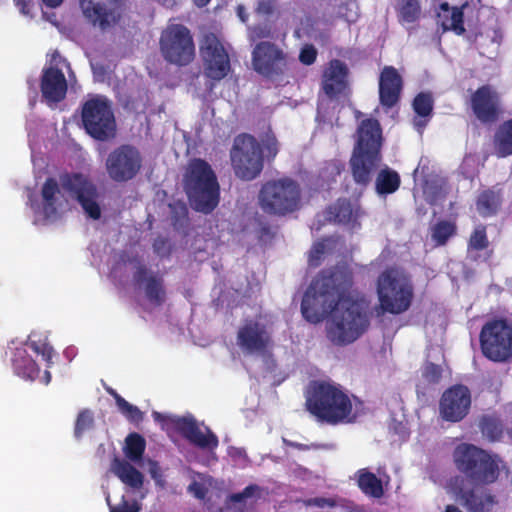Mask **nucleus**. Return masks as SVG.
<instances>
[{
	"label": "nucleus",
	"mask_w": 512,
	"mask_h": 512,
	"mask_svg": "<svg viewBox=\"0 0 512 512\" xmlns=\"http://www.w3.org/2000/svg\"><path fill=\"white\" fill-rule=\"evenodd\" d=\"M200 57L203 63L204 75L216 82L224 79L231 71L229 54L220 40L213 32L202 35L199 43Z\"/></svg>",
	"instance_id": "13"
},
{
	"label": "nucleus",
	"mask_w": 512,
	"mask_h": 512,
	"mask_svg": "<svg viewBox=\"0 0 512 512\" xmlns=\"http://www.w3.org/2000/svg\"><path fill=\"white\" fill-rule=\"evenodd\" d=\"M353 272L345 264L321 270L303 295L301 313L317 324L330 314L327 337L335 345L345 346L360 338L370 326L363 303L350 297Z\"/></svg>",
	"instance_id": "1"
},
{
	"label": "nucleus",
	"mask_w": 512,
	"mask_h": 512,
	"mask_svg": "<svg viewBox=\"0 0 512 512\" xmlns=\"http://www.w3.org/2000/svg\"><path fill=\"white\" fill-rule=\"evenodd\" d=\"M60 185L79 203L89 218L100 219L99 191L88 176L82 173H64L60 175Z\"/></svg>",
	"instance_id": "12"
},
{
	"label": "nucleus",
	"mask_w": 512,
	"mask_h": 512,
	"mask_svg": "<svg viewBox=\"0 0 512 512\" xmlns=\"http://www.w3.org/2000/svg\"><path fill=\"white\" fill-rule=\"evenodd\" d=\"M11 364L15 374L23 379L34 380L38 377L40 369L24 346L14 349Z\"/></svg>",
	"instance_id": "28"
},
{
	"label": "nucleus",
	"mask_w": 512,
	"mask_h": 512,
	"mask_svg": "<svg viewBox=\"0 0 512 512\" xmlns=\"http://www.w3.org/2000/svg\"><path fill=\"white\" fill-rule=\"evenodd\" d=\"M84 15L103 30L121 18V0H80Z\"/></svg>",
	"instance_id": "20"
},
{
	"label": "nucleus",
	"mask_w": 512,
	"mask_h": 512,
	"mask_svg": "<svg viewBox=\"0 0 512 512\" xmlns=\"http://www.w3.org/2000/svg\"><path fill=\"white\" fill-rule=\"evenodd\" d=\"M142 166L139 151L131 145H121L113 150L106 160L109 177L116 182L133 179Z\"/></svg>",
	"instance_id": "15"
},
{
	"label": "nucleus",
	"mask_w": 512,
	"mask_h": 512,
	"mask_svg": "<svg viewBox=\"0 0 512 512\" xmlns=\"http://www.w3.org/2000/svg\"><path fill=\"white\" fill-rule=\"evenodd\" d=\"M194 5L198 8H203L207 6L211 0H192Z\"/></svg>",
	"instance_id": "57"
},
{
	"label": "nucleus",
	"mask_w": 512,
	"mask_h": 512,
	"mask_svg": "<svg viewBox=\"0 0 512 512\" xmlns=\"http://www.w3.org/2000/svg\"><path fill=\"white\" fill-rule=\"evenodd\" d=\"M60 63L69 65L61 57L58 51L52 54L50 66L43 69L41 77V93L43 98L49 103H58L62 101L67 93V81L64 73L58 67Z\"/></svg>",
	"instance_id": "18"
},
{
	"label": "nucleus",
	"mask_w": 512,
	"mask_h": 512,
	"mask_svg": "<svg viewBox=\"0 0 512 512\" xmlns=\"http://www.w3.org/2000/svg\"><path fill=\"white\" fill-rule=\"evenodd\" d=\"M160 52L171 64L186 66L195 58V44L190 30L182 24H170L161 33Z\"/></svg>",
	"instance_id": "10"
},
{
	"label": "nucleus",
	"mask_w": 512,
	"mask_h": 512,
	"mask_svg": "<svg viewBox=\"0 0 512 512\" xmlns=\"http://www.w3.org/2000/svg\"><path fill=\"white\" fill-rule=\"evenodd\" d=\"M442 376V368L434 363H428L423 371V377L430 383H437Z\"/></svg>",
	"instance_id": "47"
},
{
	"label": "nucleus",
	"mask_w": 512,
	"mask_h": 512,
	"mask_svg": "<svg viewBox=\"0 0 512 512\" xmlns=\"http://www.w3.org/2000/svg\"><path fill=\"white\" fill-rule=\"evenodd\" d=\"M434 100L429 92L418 93L412 103L414 112L420 117H429L433 111Z\"/></svg>",
	"instance_id": "38"
},
{
	"label": "nucleus",
	"mask_w": 512,
	"mask_h": 512,
	"mask_svg": "<svg viewBox=\"0 0 512 512\" xmlns=\"http://www.w3.org/2000/svg\"><path fill=\"white\" fill-rule=\"evenodd\" d=\"M437 24L443 31H454L457 35L465 33L464 13L462 8L450 7L448 3H442L437 11Z\"/></svg>",
	"instance_id": "27"
},
{
	"label": "nucleus",
	"mask_w": 512,
	"mask_h": 512,
	"mask_svg": "<svg viewBox=\"0 0 512 512\" xmlns=\"http://www.w3.org/2000/svg\"><path fill=\"white\" fill-rule=\"evenodd\" d=\"M118 409L132 423H139L143 420L142 411L126 400H122Z\"/></svg>",
	"instance_id": "44"
},
{
	"label": "nucleus",
	"mask_w": 512,
	"mask_h": 512,
	"mask_svg": "<svg viewBox=\"0 0 512 512\" xmlns=\"http://www.w3.org/2000/svg\"><path fill=\"white\" fill-rule=\"evenodd\" d=\"M24 346H28L33 352L41 355L43 360L46 362L47 367L52 365L53 347L48 343L47 337L41 335L31 334Z\"/></svg>",
	"instance_id": "34"
},
{
	"label": "nucleus",
	"mask_w": 512,
	"mask_h": 512,
	"mask_svg": "<svg viewBox=\"0 0 512 512\" xmlns=\"http://www.w3.org/2000/svg\"><path fill=\"white\" fill-rule=\"evenodd\" d=\"M470 405L469 389L463 385H455L443 393L440 400V413L443 419L458 422L467 415Z\"/></svg>",
	"instance_id": "21"
},
{
	"label": "nucleus",
	"mask_w": 512,
	"mask_h": 512,
	"mask_svg": "<svg viewBox=\"0 0 512 512\" xmlns=\"http://www.w3.org/2000/svg\"><path fill=\"white\" fill-rule=\"evenodd\" d=\"M155 421L172 426L190 444L202 450L214 451L219 446L217 435L209 427L202 431L193 416H167L153 412Z\"/></svg>",
	"instance_id": "14"
},
{
	"label": "nucleus",
	"mask_w": 512,
	"mask_h": 512,
	"mask_svg": "<svg viewBox=\"0 0 512 512\" xmlns=\"http://www.w3.org/2000/svg\"><path fill=\"white\" fill-rule=\"evenodd\" d=\"M404 88V80L394 66H384L379 76V102L386 110L396 106Z\"/></svg>",
	"instance_id": "23"
},
{
	"label": "nucleus",
	"mask_w": 512,
	"mask_h": 512,
	"mask_svg": "<svg viewBox=\"0 0 512 512\" xmlns=\"http://www.w3.org/2000/svg\"><path fill=\"white\" fill-rule=\"evenodd\" d=\"M286 54L274 43L262 41L252 52L254 70L266 78L283 75L287 69Z\"/></svg>",
	"instance_id": "16"
},
{
	"label": "nucleus",
	"mask_w": 512,
	"mask_h": 512,
	"mask_svg": "<svg viewBox=\"0 0 512 512\" xmlns=\"http://www.w3.org/2000/svg\"><path fill=\"white\" fill-rule=\"evenodd\" d=\"M421 8L419 0H400L399 18L400 21L413 23L418 20Z\"/></svg>",
	"instance_id": "37"
},
{
	"label": "nucleus",
	"mask_w": 512,
	"mask_h": 512,
	"mask_svg": "<svg viewBox=\"0 0 512 512\" xmlns=\"http://www.w3.org/2000/svg\"><path fill=\"white\" fill-rule=\"evenodd\" d=\"M137 284H144V292L147 300L154 306H161L166 301V289L162 276L149 273L145 265H139L133 275Z\"/></svg>",
	"instance_id": "25"
},
{
	"label": "nucleus",
	"mask_w": 512,
	"mask_h": 512,
	"mask_svg": "<svg viewBox=\"0 0 512 512\" xmlns=\"http://www.w3.org/2000/svg\"><path fill=\"white\" fill-rule=\"evenodd\" d=\"M242 9H243L242 7H239V8H238V14H239V16H240L241 20H242L243 22H245V21H246V19H247V16H246V15H244V14L242 13Z\"/></svg>",
	"instance_id": "60"
},
{
	"label": "nucleus",
	"mask_w": 512,
	"mask_h": 512,
	"mask_svg": "<svg viewBox=\"0 0 512 512\" xmlns=\"http://www.w3.org/2000/svg\"><path fill=\"white\" fill-rule=\"evenodd\" d=\"M354 115H355V118H356V119H360V118L362 117V115H363V114H362V112H361V111H359V110H355V111H354Z\"/></svg>",
	"instance_id": "63"
},
{
	"label": "nucleus",
	"mask_w": 512,
	"mask_h": 512,
	"mask_svg": "<svg viewBox=\"0 0 512 512\" xmlns=\"http://www.w3.org/2000/svg\"><path fill=\"white\" fill-rule=\"evenodd\" d=\"M94 423L92 413L85 409L79 412L74 428V434L76 437H81L82 434L88 429L92 428Z\"/></svg>",
	"instance_id": "43"
},
{
	"label": "nucleus",
	"mask_w": 512,
	"mask_h": 512,
	"mask_svg": "<svg viewBox=\"0 0 512 512\" xmlns=\"http://www.w3.org/2000/svg\"><path fill=\"white\" fill-rule=\"evenodd\" d=\"M107 392L114 398L117 407L121 405L122 400H125L121 395H119L114 389L107 388Z\"/></svg>",
	"instance_id": "54"
},
{
	"label": "nucleus",
	"mask_w": 512,
	"mask_h": 512,
	"mask_svg": "<svg viewBox=\"0 0 512 512\" xmlns=\"http://www.w3.org/2000/svg\"><path fill=\"white\" fill-rule=\"evenodd\" d=\"M348 74V67L341 60L333 59L328 63L321 80V89L328 98L334 99L345 93L348 89Z\"/></svg>",
	"instance_id": "24"
},
{
	"label": "nucleus",
	"mask_w": 512,
	"mask_h": 512,
	"mask_svg": "<svg viewBox=\"0 0 512 512\" xmlns=\"http://www.w3.org/2000/svg\"><path fill=\"white\" fill-rule=\"evenodd\" d=\"M401 185L399 173L385 165L375 177V191L379 196H386L395 193Z\"/></svg>",
	"instance_id": "29"
},
{
	"label": "nucleus",
	"mask_w": 512,
	"mask_h": 512,
	"mask_svg": "<svg viewBox=\"0 0 512 512\" xmlns=\"http://www.w3.org/2000/svg\"><path fill=\"white\" fill-rule=\"evenodd\" d=\"M46 6L48 7H51V8H55V7H58L62 2L63 0H42Z\"/></svg>",
	"instance_id": "56"
},
{
	"label": "nucleus",
	"mask_w": 512,
	"mask_h": 512,
	"mask_svg": "<svg viewBox=\"0 0 512 512\" xmlns=\"http://www.w3.org/2000/svg\"><path fill=\"white\" fill-rule=\"evenodd\" d=\"M317 51L312 45H306L302 48L299 55V60L305 65H311L315 62Z\"/></svg>",
	"instance_id": "51"
},
{
	"label": "nucleus",
	"mask_w": 512,
	"mask_h": 512,
	"mask_svg": "<svg viewBox=\"0 0 512 512\" xmlns=\"http://www.w3.org/2000/svg\"><path fill=\"white\" fill-rule=\"evenodd\" d=\"M445 512H462V511L455 505H447L445 508Z\"/></svg>",
	"instance_id": "59"
},
{
	"label": "nucleus",
	"mask_w": 512,
	"mask_h": 512,
	"mask_svg": "<svg viewBox=\"0 0 512 512\" xmlns=\"http://www.w3.org/2000/svg\"><path fill=\"white\" fill-rule=\"evenodd\" d=\"M20 2L22 3L21 11H22L23 13H26V11H25V7H26V0H18V1H17V4L19 5V4H20Z\"/></svg>",
	"instance_id": "61"
},
{
	"label": "nucleus",
	"mask_w": 512,
	"mask_h": 512,
	"mask_svg": "<svg viewBox=\"0 0 512 512\" xmlns=\"http://www.w3.org/2000/svg\"><path fill=\"white\" fill-rule=\"evenodd\" d=\"M376 289L383 313L399 315L408 311L412 305L413 284L393 270H385L378 276Z\"/></svg>",
	"instance_id": "7"
},
{
	"label": "nucleus",
	"mask_w": 512,
	"mask_h": 512,
	"mask_svg": "<svg viewBox=\"0 0 512 512\" xmlns=\"http://www.w3.org/2000/svg\"><path fill=\"white\" fill-rule=\"evenodd\" d=\"M481 430L483 435L486 436L490 441L499 440L503 434L502 424L492 417H484L482 419Z\"/></svg>",
	"instance_id": "40"
},
{
	"label": "nucleus",
	"mask_w": 512,
	"mask_h": 512,
	"mask_svg": "<svg viewBox=\"0 0 512 512\" xmlns=\"http://www.w3.org/2000/svg\"><path fill=\"white\" fill-rule=\"evenodd\" d=\"M82 125L86 133L98 141H108L116 135L117 125L111 102L95 95L82 104Z\"/></svg>",
	"instance_id": "8"
},
{
	"label": "nucleus",
	"mask_w": 512,
	"mask_h": 512,
	"mask_svg": "<svg viewBox=\"0 0 512 512\" xmlns=\"http://www.w3.org/2000/svg\"><path fill=\"white\" fill-rule=\"evenodd\" d=\"M150 473H151L152 478H153L157 483H159V482H160L161 475H160V474H158L157 469L151 468Z\"/></svg>",
	"instance_id": "58"
},
{
	"label": "nucleus",
	"mask_w": 512,
	"mask_h": 512,
	"mask_svg": "<svg viewBox=\"0 0 512 512\" xmlns=\"http://www.w3.org/2000/svg\"><path fill=\"white\" fill-rule=\"evenodd\" d=\"M303 504L307 507L332 508L336 506V501L332 498L314 497L303 500Z\"/></svg>",
	"instance_id": "49"
},
{
	"label": "nucleus",
	"mask_w": 512,
	"mask_h": 512,
	"mask_svg": "<svg viewBox=\"0 0 512 512\" xmlns=\"http://www.w3.org/2000/svg\"><path fill=\"white\" fill-rule=\"evenodd\" d=\"M355 478L358 488L367 496L381 498L384 494L381 479L366 468L356 471Z\"/></svg>",
	"instance_id": "30"
},
{
	"label": "nucleus",
	"mask_w": 512,
	"mask_h": 512,
	"mask_svg": "<svg viewBox=\"0 0 512 512\" xmlns=\"http://www.w3.org/2000/svg\"><path fill=\"white\" fill-rule=\"evenodd\" d=\"M51 380V374L49 371H45V383L48 384Z\"/></svg>",
	"instance_id": "62"
},
{
	"label": "nucleus",
	"mask_w": 512,
	"mask_h": 512,
	"mask_svg": "<svg viewBox=\"0 0 512 512\" xmlns=\"http://www.w3.org/2000/svg\"><path fill=\"white\" fill-rule=\"evenodd\" d=\"M110 512H139L140 506L136 501L129 502L124 497H122L120 503L116 505H111L108 502Z\"/></svg>",
	"instance_id": "46"
},
{
	"label": "nucleus",
	"mask_w": 512,
	"mask_h": 512,
	"mask_svg": "<svg viewBox=\"0 0 512 512\" xmlns=\"http://www.w3.org/2000/svg\"><path fill=\"white\" fill-rule=\"evenodd\" d=\"M343 165L337 162H329L322 169V175L330 174L333 176H339L343 170Z\"/></svg>",
	"instance_id": "52"
},
{
	"label": "nucleus",
	"mask_w": 512,
	"mask_h": 512,
	"mask_svg": "<svg viewBox=\"0 0 512 512\" xmlns=\"http://www.w3.org/2000/svg\"><path fill=\"white\" fill-rule=\"evenodd\" d=\"M326 239L317 241L313 244L309 251L308 262L310 266L317 267L320 265L323 255L326 252Z\"/></svg>",
	"instance_id": "45"
},
{
	"label": "nucleus",
	"mask_w": 512,
	"mask_h": 512,
	"mask_svg": "<svg viewBox=\"0 0 512 512\" xmlns=\"http://www.w3.org/2000/svg\"><path fill=\"white\" fill-rule=\"evenodd\" d=\"M283 441H284V444L286 446H289V447H292V448H295V449H298V450H308L309 449V446L305 445V444L289 441V440H286V439H284Z\"/></svg>",
	"instance_id": "53"
},
{
	"label": "nucleus",
	"mask_w": 512,
	"mask_h": 512,
	"mask_svg": "<svg viewBox=\"0 0 512 512\" xmlns=\"http://www.w3.org/2000/svg\"><path fill=\"white\" fill-rule=\"evenodd\" d=\"M496 155L505 158L512 155V119L501 123L493 138Z\"/></svg>",
	"instance_id": "31"
},
{
	"label": "nucleus",
	"mask_w": 512,
	"mask_h": 512,
	"mask_svg": "<svg viewBox=\"0 0 512 512\" xmlns=\"http://www.w3.org/2000/svg\"><path fill=\"white\" fill-rule=\"evenodd\" d=\"M480 346L483 355L494 362L512 359V326L503 319L487 322L480 332Z\"/></svg>",
	"instance_id": "11"
},
{
	"label": "nucleus",
	"mask_w": 512,
	"mask_h": 512,
	"mask_svg": "<svg viewBox=\"0 0 512 512\" xmlns=\"http://www.w3.org/2000/svg\"><path fill=\"white\" fill-rule=\"evenodd\" d=\"M260 145L262 152L265 151L264 159L266 158L268 162L273 161L279 152V142L271 129L261 137Z\"/></svg>",
	"instance_id": "39"
},
{
	"label": "nucleus",
	"mask_w": 512,
	"mask_h": 512,
	"mask_svg": "<svg viewBox=\"0 0 512 512\" xmlns=\"http://www.w3.org/2000/svg\"><path fill=\"white\" fill-rule=\"evenodd\" d=\"M463 477L456 476L450 481V488L455 499L467 512H491L496 505V497L488 490L475 486L466 489Z\"/></svg>",
	"instance_id": "17"
},
{
	"label": "nucleus",
	"mask_w": 512,
	"mask_h": 512,
	"mask_svg": "<svg viewBox=\"0 0 512 512\" xmlns=\"http://www.w3.org/2000/svg\"><path fill=\"white\" fill-rule=\"evenodd\" d=\"M469 104L475 117L483 124L494 123L500 117V95L489 84L478 87L471 94Z\"/></svg>",
	"instance_id": "19"
},
{
	"label": "nucleus",
	"mask_w": 512,
	"mask_h": 512,
	"mask_svg": "<svg viewBox=\"0 0 512 512\" xmlns=\"http://www.w3.org/2000/svg\"><path fill=\"white\" fill-rule=\"evenodd\" d=\"M258 490L259 487L257 485L251 484L245 487L243 491L231 494L228 499L232 503H241L247 498L252 497L254 493Z\"/></svg>",
	"instance_id": "48"
},
{
	"label": "nucleus",
	"mask_w": 512,
	"mask_h": 512,
	"mask_svg": "<svg viewBox=\"0 0 512 512\" xmlns=\"http://www.w3.org/2000/svg\"><path fill=\"white\" fill-rule=\"evenodd\" d=\"M456 224L446 220L438 221L432 228L431 237L436 246H444L456 234Z\"/></svg>",
	"instance_id": "36"
},
{
	"label": "nucleus",
	"mask_w": 512,
	"mask_h": 512,
	"mask_svg": "<svg viewBox=\"0 0 512 512\" xmlns=\"http://www.w3.org/2000/svg\"><path fill=\"white\" fill-rule=\"evenodd\" d=\"M347 510L348 512H366L363 506L352 502L347 505Z\"/></svg>",
	"instance_id": "55"
},
{
	"label": "nucleus",
	"mask_w": 512,
	"mask_h": 512,
	"mask_svg": "<svg viewBox=\"0 0 512 512\" xmlns=\"http://www.w3.org/2000/svg\"><path fill=\"white\" fill-rule=\"evenodd\" d=\"M328 219L340 224H354L363 214L358 203L350 199L339 198L327 209Z\"/></svg>",
	"instance_id": "26"
},
{
	"label": "nucleus",
	"mask_w": 512,
	"mask_h": 512,
	"mask_svg": "<svg viewBox=\"0 0 512 512\" xmlns=\"http://www.w3.org/2000/svg\"><path fill=\"white\" fill-rule=\"evenodd\" d=\"M59 193V184L55 178L49 177L42 186L41 195L46 207L55 209V196Z\"/></svg>",
	"instance_id": "42"
},
{
	"label": "nucleus",
	"mask_w": 512,
	"mask_h": 512,
	"mask_svg": "<svg viewBox=\"0 0 512 512\" xmlns=\"http://www.w3.org/2000/svg\"><path fill=\"white\" fill-rule=\"evenodd\" d=\"M230 161L237 178L244 181L256 179L264 168V153L260 143L250 134L237 135L230 150Z\"/></svg>",
	"instance_id": "9"
},
{
	"label": "nucleus",
	"mask_w": 512,
	"mask_h": 512,
	"mask_svg": "<svg viewBox=\"0 0 512 512\" xmlns=\"http://www.w3.org/2000/svg\"><path fill=\"white\" fill-rule=\"evenodd\" d=\"M300 184L287 176L265 182L258 195L261 209L268 215L283 217L301 208Z\"/></svg>",
	"instance_id": "6"
},
{
	"label": "nucleus",
	"mask_w": 512,
	"mask_h": 512,
	"mask_svg": "<svg viewBox=\"0 0 512 512\" xmlns=\"http://www.w3.org/2000/svg\"><path fill=\"white\" fill-rule=\"evenodd\" d=\"M500 204V196L494 191L488 189L479 194L476 201V208L482 217H489L497 213Z\"/></svg>",
	"instance_id": "33"
},
{
	"label": "nucleus",
	"mask_w": 512,
	"mask_h": 512,
	"mask_svg": "<svg viewBox=\"0 0 512 512\" xmlns=\"http://www.w3.org/2000/svg\"><path fill=\"white\" fill-rule=\"evenodd\" d=\"M184 190L193 210L210 214L220 202V185L211 165L194 158L184 174Z\"/></svg>",
	"instance_id": "4"
},
{
	"label": "nucleus",
	"mask_w": 512,
	"mask_h": 512,
	"mask_svg": "<svg viewBox=\"0 0 512 512\" xmlns=\"http://www.w3.org/2000/svg\"><path fill=\"white\" fill-rule=\"evenodd\" d=\"M488 246L489 241L487 238L486 227L484 225H479L472 232L469 238L468 247L475 251H482Z\"/></svg>",
	"instance_id": "41"
},
{
	"label": "nucleus",
	"mask_w": 512,
	"mask_h": 512,
	"mask_svg": "<svg viewBox=\"0 0 512 512\" xmlns=\"http://www.w3.org/2000/svg\"><path fill=\"white\" fill-rule=\"evenodd\" d=\"M305 406L319 422L329 425L351 423L356 418L349 395L340 385L327 381L311 383Z\"/></svg>",
	"instance_id": "3"
},
{
	"label": "nucleus",
	"mask_w": 512,
	"mask_h": 512,
	"mask_svg": "<svg viewBox=\"0 0 512 512\" xmlns=\"http://www.w3.org/2000/svg\"><path fill=\"white\" fill-rule=\"evenodd\" d=\"M457 470L475 486L489 485L500 475L499 459L473 444H459L453 452Z\"/></svg>",
	"instance_id": "5"
},
{
	"label": "nucleus",
	"mask_w": 512,
	"mask_h": 512,
	"mask_svg": "<svg viewBox=\"0 0 512 512\" xmlns=\"http://www.w3.org/2000/svg\"><path fill=\"white\" fill-rule=\"evenodd\" d=\"M271 343L266 326L254 319H246L237 331V344L247 353L265 351Z\"/></svg>",
	"instance_id": "22"
},
{
	"label": "nucleus",
	"mask_w": 512,
	"mask_h": 512,
	"mask_svg": "<svg viewBox=\"0 0 512 512\" xmlns=\"http://www.w3.org/2000/svg\"><path fill=\"white\" fill-rule=\"evenodd\" d=\"M187 492L199 500H204L207 496L208 488L204 483L194 480L188 485Z\"/></svg>",
	"instance_id": "50"
},
{
	"label": "nucleus",
	"mask_w": 512,
	"mask_h": 512,
	"mask_svg": "<svg viewBox=\"0 0 512 512\" xmlns=\"http://www.w3.org/2000/svg\"><path fill=\"white\" fill-rule=\"evenodd\" d=\"M115 475L126 485L134 489H140L143 486V474L126 460L114 461Z\"/></svg>",
	"instance_id": "32"
},
{
	"label": "nucleus",
	"mask_w": 512,
	"mask_h": 512,
	"mask_svg": "<svg viewBox=\"0 0 512 512\" xmlns=\"http://www.w3.org/2000/svg\"><path fill=\"white\" fill-rule=\"evenodd\" d=\"M382 128L377 119L367 118L357 128V140L349 167L354 182L367 187L382 162Z\"/></svg>",
	"instance_id": "2"
},
{
	"label": "nucleus",
	"mask_w": 512,
	"mask_h": 512,
	"mask_svg": "<svg viewBox=\"0 0 512 512\" xmlns=\"http://www.w3.org/2000/svg\"><path fill=\"white\" fill-rule=\"evenodd\" d=\"M125 456L134 462L140 461L146 448L144 437L138 433H130L125 439Z\"/></svg>",
	"instance_id": "35"
}]
</instances>
